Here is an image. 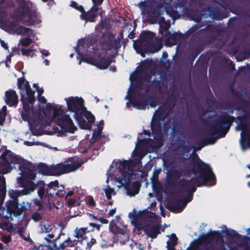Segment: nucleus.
<instances>
[{"label":"nucleus","mask_w":250,"mask_h":250,"mask_svg":"<svg viewBox=\"0 0 250 250\" xmlns=\"http://www.w3.org/2000/svg\"><path fill=\"white\" fill-rule=\"evenodd\" d=\"M64 100L68 109L74 113V118L79 126L82 129L90 130L94 123L95 117L86 110L83 100L77 96L65 98Z\"/></svg>","instance_id":"obj_6"},{"label":"nucleus","mask_w":250,"mask_h":250,"mask_svg":"<svg viewBox=\"0 0 250 250\" xmlns=\"http://www.w3.org/2000/svg\"><path fill=\"white\" fill-rule=\"evenodd\" d=\"M195 245L193 247V249L195 250H217L216 247L211 245L208 247L205 246L204 243L202 244H198L197 243V240H195Z\"/></svg>","instance_id":"obj_31"},{"label":"nucleus","mask_w":250,"mask_h":250,"mask_svg":"<svg viewBox=\"0 0 250 250\" xmlns=\"http://www.w3.org/2000/svg\"><path fill=\"white\" fill-rule=\"evenodd\" d=\"M224 232L226 234L227 236L231 237L232 238L238 237L240 236L239 234L237 231L233 229H227L225 231H224Z\"/></svg>","instance_id":"obj_36"},{"label":"nucleus","mask_w":250,"mask_h":250,"mask_svg":"<svg viewBox=\"0 0 250 250\" xmlns=\"http://www.w3.org/2000/svg\"><path fill=\"white\" fill-rule=\"evenodd\" d=\"M152 33L149 32H145L141 34L143 39L146 42L150 41V37H151Z\"/></svg>","instance_id":"obj_40"},{"label":"nucleus","mask_w":250,"mask_h":250,"mask_svg":"<svg viewBox=\"0 0 250 250\" xmlns=\"http://www.w3.org/2000/svg\"><path fill=\"white\" fill-rule=\"evenodd\" d=\"M160 209L161 210V215L163 217H166L165 210L163 208V204H160Z\"/></svg>","instance_id":"obj_49"},{"label":"nucleus","mask_w":250,"mask_h":250,"mask_svg":"<svg viewBox=\"0 0 250 250\" xmlns=\"http://www.w3.org/2000/svg\"><path fill=\"white\" fill-rule=\"evenodd\" d=\"M43 62L46 65H48L49 64V61L47 59H45L43 60Z\"/></svg>","instance_id":"obj_57"},{"label":"nucleus","mask_w":250,"mask_h":250,"mask_svg":"<svg viewBox=\"0 0 250 250\" xmlns=\"http://www.w3.org/2000/svg\"><path fill=\"white\" fill-rule=\"evenodd\" d=\"M91 216H93V218L95 219L98 220L102 224H107L108 223V220L103 217H100L99 218H97V217L95 215V213H93L92 214H89Z\"/></svg>","instance_id":"obj_41"},{"label":"nucleus","mask_w":250,"mask_h":250,"mask_svg":"<svg viewBox=\"0 0 250 250\" xmlns=\"http://www.w3.org/2000/svg\"><path fill=\"white\" fill-rule=\"evenodd\" d=\"M162 107L160 108L157 111H156L155 114L153 115V117L152 119V121L151 122V129L152 130V132L153 133V136H154V134H158L161 131V125H155L154 123V118L156 116H158L160 118L161 110Z\"/></svg>","instance_id":"obj_27"},{"label":"nucleus","mask_w":250,"mask_h":250,"mask_svg":"<svg viewBox=\"0 0 250 250\" xmlns=\"http://www.w3.org/2000/svg\"><path fill=\"white\" fill-rule=\"evenodd\" d=\"M5 101L9 106L16 105L18 102V96L14 90H10L5 93Z\"/></svg>","instance_id":"obj_26"},{"label":"nucleus","mask_w":250,"mask_h":250,"mask_svg":"<svg viewBox=\"0 0 250 250\" xmlns=\"http://www.w3.org/2000/svg\"><path fill=\"white\" fill-rule=\"evenodd\" d=\"M104 122L103 120L101 121L99 125H97L96 128L93 130L92 137L94 140H97L101 136L102 130L103 128Z\"/></svg>","instance_id":"obj_30"},{"label":"nucleus","mask_w":250,"mask_h":250,"mask_svg":"<svg viewBox=\"0 0 250 250\" xmlns=\"http://www.w3.org/2000/svg\"><path fill=\"white\" fill-rule=\"evenodd\" d=\"M104 192L105 193L106 197L108 199H110L112 195H114L116 194V192L114 190L111 188L109 186H107L104 189Z\"/></svg>","instance_id":"obj_37"},{"label":"nucleus","mask_w":250,"mask_h":250,"mask_svg":"<svg viewBox=\"0 0 250 250\" xmlns=\"http://www.w3.org/2000/svg\"><path fill=\"white\" fill-rule=\"evenodd\" d=\"M126 229L127 226L122 225L120 221L115 223V221L112 220L110 223L109 229L114 234L117 241H121L120 238L122 236L127 237L125 233Z\"/></svg>","instance_id":"obj_19"},{"label":"nucleus","mask_w":250,"mask_h":250,"mask_svg":"<svg viewBox=\"0 0 250 250\" xmlns=\"http://www.w3.org/2000/svg\"><path fill=\"white\" fill-rule=\"evenodd\" d=\"M47 236L50 238L51 239H52L54 237V235L53 234H48L47 235Z\"/></svg>","instance_id":"obj_61"},{"label":"nucleus","mask_w":250,"mask_h":250,"mask_svg":"<svg viewBox=\"0 0 250 250\" xmlns=\"http://www.w3.org/2000/svg\"><path fill=\"white\" fill-rule=\"evenodd\" d=\"M138 6L141 9L142 13H144L146 9V3L144 1H140Z\"/></svg>","instance_id":"obj_42"},{"label":"nucleus","mask_w":250,"mask_h":250,"mask_svg":"<svg viewBox=\"0 0 250 250\" xmlns=\"http://www.w3.org/2000/svg\"><path fill=\"white\" fill-rule=\"evenodd\" d=\"M73 191L72 190L69 191L67 192L65 197V200L67 203H80L83 202L82 200H76V198L73 195Z\"/></svg>","instance_id":"obj_32"},{"label":"nucleus","mask_w":250,"mask_h":250,"mask_svg":"<svg viewBox=\"0 0 250 250\" xmlns=\"http://www.w3.org/2000/svg\"><path fill=\"white\" fill-rule=\"evenodd\" d=\"M82 164V161L77 157L70 158L62 163L58 164L59 176L75 171L81 166Z\"/></svg>","instance_id":"obj_12"},{"label":"nucleus","mask_w":250,"mask_h":250,"mask_svg":"<svg viewBox=\"0 0 250 250\" xmlns=\"http://www.w3.org/2000/svg\"><path fill=\"white\" fill-rule=\"evenodd\" d=\"M87 205H88V207L91 208H93L94 207H95V205L96 204H87Z\"/></svg>","instance_id":"obj_59"},{"label":"nucleus","mask_w":250,"mask_h":250,"mask_svg":"<svg viewBox=\"0 0 250 250\" xmlns=\"http://www.w3.org/2000/svg\"><path fill=\"white\" fill-rule=\"evenodd\" d=\"M116 211V208L111 209L109 210V211L108 214L109 216H113L114 215V214L115 213Z\"/></svg>","instance_id":"obj_53"},{"label":"nucleus","mask_w":250,"mask_h":250,"mask_svg":"<svg viewBox=\"0 0 250 250\" xmlns=\"http://www.w3.org/2000/svg\"><path fill=\"white\" fill-rule=\"evenodd\" d=\"M73 241L68 237L67 239L59 245L60 249L64 250L67 247L73 246Z\"/></svg>","instance_id":"obj_35"},{"label":"nucleus","mask_w":250,"mask_h":250,"mask_svg":"<svg viewBox=\"0 0 250 250\" xmlns=\"http://www.w3.org/2000/svg\"><path fill=\"white\" fill-rule=\"evenodd\" d=\"M11 54L7 56V57H6L5 65L7 67L8 66V63H10V62H11Z\"/></svg>","instance_id":"obj_52"},{"label":"nucleus","mask_w":250,"mask_h":250,"mask_svg":"<svg viewBox=\"0 0 250 250\" xmlns=\"http://www.w3.org/2000/svg\"><path fill=\"white\" fill-rule=\"evenodd\" d=\"M18 48H17V47H14V48H13V51L14 52L15 50L18 51Z\"/></svg>","instance_id":"obj_63"},{"label":"nucleus","mask_w":250,"mask_h":250,"mask_svg":"<svg viewBox=\"0 0 250 250\" xmlns=\"http://www.w3.org/2000/svg\"><path fill=\"white\" fill-rule=\"evenodd\" d=\"M13 2L10 0H0V21H3Z\"/></svg>","instance_id":"obj_23"},{"label":"nucleus","mask_w":250,"mask_h":250,"mask_svg":"<svg viewBox=\"0 0 250 250\" xmlns=\"http://www.w3.org/2000/svg\"><path fill=\"white\" fill-rule=\"evenodd\" d=\"M160 7L165 9L167 13L173 18L178 14L177 10L178 4L173 2V0H160Z\"/></svg>","instance_id":"obj_22"},{"label":"nucleus","mask_w":250,"mask_h":250,"mask_svg":"<svg viewBox=\"0 0 250 250\" xmlns=\"http://www.w3.org/2000/svg\"><path fill=\"white\" fill-rule=\"evenodd\" d=\"M178 238L175 233H172L170 235V240L167 241V246L175 247L177 245Z\"/></svg>","instance_id":"obj_33"},{"label":"nucleus","mask_w":250,"mask_h":250,"mask_svg":"<svg viewBox=\"0 0 250 250\" xmlns=\"http://www.w3.org/2000/svg\"><path fill=\"white\" fill-rule=\"evenodd\" d=\"M236 130H241L240 143L242 148H250V128L247 121H241L236 127Z\"/></svg>","instance_id":"obj_13"},{"label":"nucleus","mask_w":250,"mask_h":250,"mask_svg":"<svg viewBox=\"0 0 250 250\" xmlns=\"http://www.w3.org/2000/svg\"><path fill=\"white\" fill-rule=\"evenodd\" d=\"M170 26V21H166L164 18H161L159 21V32L161 35V37L169 32L168 30Z\"/></svg>","instance_id":"obj_28"},{"label":"nucleus","mask_w":250,"mask_h":250,"mask_svg":"<svg viewBox=\"0 0 250 250\" xmlns=\"http://www.w3.org/2000/svg\"><path fill=\"white\" fill-rule=\"evenodd\" d=\"M84 199H85V202L86 203H89V204L95 203L93 198L92 196H86L84 198Z\"/></svg>","instance_id":"obj_46"},{"label":"nucleus","mask_w":250,"mask_h":250,"mask_svg":"<svg viewBox=\"0 0 250 250\" xmlns=\"http://www.w3.org/2000/svg\"><path fill=\"white\" fill-rule=\"evenodd\" d=\"M33 86L36 88L37 92H38V96L40 95H42V94L43 92V89L42 88H40L37 84L34 83L33 84Z\"/></svg>","instance_id":"obj_44"},{"label":"nucleus","mask_w":250,"mask_h":250,"mask_svg":"<svg viewBox=\"0 0 250 250\" xmlns=\"http://www.w3.org/2000/svg\"><path fill=\"white\" fill-rule=\"evenodd\" d=\"M156 204H150V206L151 207H156Z\"/></svg>","instance_id":"obj_64"},{"label":"nucleus","mask_w":250,"mask_h":250,"mask_svg":"<svg viewBox=\"0 0 250 250\" xmlns=\"http://www.w3.org/2000/svg\"><path fill=\"white\" fill-rule=\"evenodd\" d=\"M64 188L60 186L57 180L50 182L46 187H41L38 191L39 199H35L33 200L34 203H44L46 201L50 203L49 198L50 196L56 195L60 197L64 194Z\"/></svg>","instance_id":"obj_9"},{"label":"nucleus","mask_w":250,"mask_h":250,"mask_svg":"<svg viewBox=\"0 0 250 250\" xmlns=\"http://www.w3.org/2000/svg\"><path fill=\"white\" fill-rule=\"evenodd\" d=\"M144 134L146 136L144 138L143 137V133L139 135L135 149L132 153V156L134 157L133 164L125 160H119L115 162L116 169L120 172L122 178L114 176L110 172V169L107 172L106 182L108 183L109 180L113 181L118 188L124 187L126 194L130 196L137 194L141 186L139 181L131 182L132 179H139L142 175L141 171L139 173L135 169L134 164L141 165V160L147 153L149 149L156 146L154 141L149 138L150 134H147L146 130L144 131ZM113 167V166L111 165L109 169Z\"/></svg>","instance_id":"obj_2"},{"label":"nucleus","mask_w":250,"mask_h":250,"mask_svg":"<svg viewBox=\"0 0 250 250\" xmlns=\"http://www.w3.org/2000/svg\"><path fill=\"white\" fill-rule=\"evenodd\" d=\"M86 228H81L79 229L76 232L75 237L78 238H81L83 237V235L85 233Z\"/></svg>","instance_id":"obj_39"},{"label":"nucleus","mask_w":250,"mask_h":250,"mask_svg":"<svg viewBox=\"0 0 250 250\" xmlns=\"http://www.w3.org/2000/svg\"><path fill=\"white\" fill-rule=\"evenodd\" d=\"M38 100L39 102L42 104H45L46 103V99L42 95H40L38 96Z\"/></svg>","instance_id":"obj_47"},{"label":"nucleus","mask_w":250,"mask_h":250,"mask_svg":"<svg viewBox=\"0 0 250 250\" xmlns=\"http://www.w3.org/2000/svg\"><path fill=\"white\" fill-rule=\"evenodd\" d=\"M44 2H47L49 6H51L54 4V0H42Z\"/></svg>","instance_id":"obj_54"},{"label":"nucleus","mask_w":250,"mask_h":250,"mask_svg":"<svg viewBox=\"0 0 250 250\" xmlns=\"http://www.w3.org/2000/svg\"><path fill=\"white\" fill-rule=\"evenodd\" d=\"M182 173L183 171L182 169H174L171 171V175L177 179H178L181 177Z\"/></svg>","instance_id":"obj_38"},{"label":"nucleus","mask_w":250,"mask_h":250,"mask_svg":"<svg viewBox=\"0 0 250 250\" xmlns=\"http://www.w3.org/2000/svg\"><path fill=\"white\" fill-rule=\"evenodd\" d=\"M21 102L23 111L21 113L22 119L27 121L30 130L33 135L40 136L42 134L43 126L49 125L54 122L59 126L64 133H74L77 127L69 115L65 114L62 106L59 104H47L44 111H35L33 107L35 101L34 92L28 82L19 83Z\"/></svg>","instance_id":"obj_1"},{"label":"nucleus","mask_w":250,"mask_h":250,"mask_svg":"<svg viewBox=\"0 0 250 250\" xmlns=\"http://www.w3.org/2000/svg\"><path fill=\"white\" fill-rule=\"evenodd\" d=\"M133 221L136 228L138 230L143 229L146 235L151 238H156L157 235L160 233V227L158 225H153L143 229V225L138 222V217L136 215L133 216Z\"/></svg>","instance_id":"obj_17"},{"label":"nucleus","mask_w":250,"mask_h":250,"mask_svg":"<svg viewBox=\"0 0 250 250\" xmlns=\"http://www.w3.org/2000/svg\"><path fill=\"white\" fill-rule=\"evenodd\" d=\"M40 52L42 53V56H47L50 54L49 51L47 50H41Z\"/></svg>","instance_id":"obj_50"},{"label":"nucleus","mask_w":250,"mask_h":250,"mask_svg":"<svg viewBox=\"0 0 250 250\" xmlns=\"http://www.w3.org/2000/svg\"><path fill=\"white\" fill-rule=\"evenodd\" d=\"M1 161L0 162V173L5 174L12 169L11 164H19V169L21 173L19 174L25 179L24 183H21V177L17 178L19 185L24 188L21 191L10 189L8 194L10 197L7 203H18V197L21 195L30 194L33 191L36 185L34 181L36 178V171L33 165L21 158L18 156L15 155L11 151H5L1 155Z\"/></svg>","instance_id":"obj_3"},{"label":"nucleus","mask_w":250,"mask_h":250,"mask_svg":"<svg viewBox=\"0 0 250 250\" xmlns=\"http://www.w3.org/2000/svg\"><path fill=\"white\" fill-rule=\"evenodd\" d=\"M161 38L167 46H170L181 42L183 36L180 32H174L171 34L170 32H168L162 36Z\"/></svg>","instance_id":"obj_21"},{"label":"nucleus","mask_w":250,"mask_h":250,"mask_svg":"<svg viewBox=\"0 0 250 250\" xmlns=\"http://www.w3.org/2000/svg\"><path fill=\"white\" fill-rule=\"evenodd\" d=\"M38 170L43 175L59 176L57 164L48 167L42 164L39 166Z\"/></svg>","instance_id":"obj_24"},{"label":"nucleus","mask_w":250,"mask_h":250,"mask_svg":"<svg viewBox=\"0 0 250 250\" xmlns=\"http://www.w3.org/2000/svg\"><path fill=\"white\" fill-rule=\"evenodd\" d=\"M0 44L1 46L4 48L5 50H8V44L3 41H0Z\"/></svg>","instance_id":"obj_51"},{"label":"nucleus","mask_w":250,"mask_h":250,"mask_svg":"<svg viewBox=\"0 0 250 250\" xmlns=\"http://www.w3.org/2000/svg\"><path fill=\"white\" fill-rule=\"evenodd\" d=\"M189 174L191 180L187 181L185 189L177 193V203H188L192 200V193L196 191V186L206 185L212 186L215 184L216 179L210 166L198 159L191 165Z\"/></svg>","instance_id":"obj_4"},{"label":"nucleus","mask_w":250,"mask_h":250,"mask_svg":"<svg viewBox=\"0 0 250 250\" xmlns=\"http://www.w3.org/2000/svg\"><path fill=\"white\" fill-rule=\"evenodd\" d=\"M129 90V89L127 91V95L125 97V99L129 100V101L126 103V106L129 107V104H131L132 105L136 108L141 110L145 109L147 104L144 96L140 94H137L135 93H133L131 95V99H130Z\"/></svg>","instance_id":"obj_15"},{"label":"nucleus","mask_w":250,"mask_h":250,"mask_svg":"<svg viewBox=\"0 0 250 250\" xmlns=\"http://www.w3.org/2000/svg\"><path fill=\"white\" fill-rule=\"evenodd\" d=\"M155 216V215L154 213H153L150 211L148 212V211H147L146 218L149 221L151 222L152 221V219H154Z\"/></svg>","instance_id":"obj_43"},{"label":"nucleus","mask_w":250,"mask_h":250,"mask_svg":"<svg viewBox=\"0 0 250 250\" xmlns=\"http://www.w3.org/2000/svg\"><path fill=\"white\" fill-rule=\"evenodd\" d=\"M20 7L11 13V17L17 21L28 25H36L41 23L42 19L36 8L29 0H20Z\"/></svg>","instance_id":"obj_7"},{"label":"nucleus","mask_w":250,"mask_h":250,"mask_svg":"<svg viewBox=\"0 0 250 250\" xmlns=\"http://www.w3.org/2000/svg\"><path fill=\"white\" fill-rule=\"evenodd\" d=\"M212 241L224 244L223 237L219 231H213L208 234H204L201 238L197 239V243L200 244L204 243L205 246H208Z\"/></svg>","instance_id":"obj_18"},{"label":"nucleus","mask_w":250,"mask_h":250,"mask_svg":"<svg viewBox=\"0 0 250 250\" xmlns=\"http://www.w3.org/2000/svg\"><path fill=\"white\" fill-rule=\"evenodd\" d=\"M38 206V209L33 213L31 218L35 222H38L42 219L43 215L48 211L51 210L52 206L58 208L56 204H35Z\"/></svg>","instance_id":"obj_20"},{"label":"nucleus","mask_w":250,"mask_h":250,"mask_svg":"<svg viewBox=\"0 0 250 250\" xmlns=\"http://www.w3.org/2000/svg\"><path fill=\"white\" fill-rule=\"evenodd\" d=\"M75 205L76 204H67V205H68L67 207H74ZM76 205H78V206H80L81 205V204H76Z\"/></svg>","instance_id":"obj_60"},{"label":"nucleus","mask_w":250,"mask_h":250,"mask_svg":"<svg viewBox=\"0 0 250 250\" xmlns=\"http://www.w3.org/2000/svg\"><path fill=\"white\" fill-rule=\"evenodd\" d=\"M94 40L91 38L81 39L78 41L77 46L75 48L77 53V59H79V64L82 61L92 64L101 69H104L113 62V57L103 53L98 56L97 59L93 57L94 51Z\"/></svg>","instance_id":"obj_5"},{"label":"nucleus","mask_w":250,"mask_h":250,"mask_svg":"<svg viewBox=\"0 0 250 250\" xmlns=\"http://www.w3.org/2000/svg\"><path fill=\"white\" fill-rule=\"evenodd\" d=\"M165 207L171 212L178 213L182 212L187 204H164Z\"/></svg>","instance_id":"obj_29"},{"label":"nucleus","mask_w":250,"mask_h":250,"mask_svg":"<svg viewBox=\"0 0 250 250\" xmlns=\"http://www.w3.org/2000/svg\"><path fill=\"white\" fill-rule=\"evenodd\" d=\"M15 32L22 37L19 41V44L22 46H28L38 39L35 31L28 27L20 26L16 29Z\"/></svg>","instance_id":"obj_11"},{"label":"nucleus","mask_w":250,"mask_h":250,"mask_svg":"<svg viewBox=\"0 0 250 250\" xmlns=\"http://www.w3.org/2000/svg\"><path fill=\"white\" fill-rule=\"evenodd\" d=\"M36 51V49H34L31 48L28 49L23 48L21 49L22 54L27 57H33L35 55Z\"/></svg>","instance_id":"obj_34"},{"label":"nucleus","mask_w":250,"mask_h":250,"mask_svg":"<svg viewBox=\"0 0 250 250\" xmlns=\"http://www.w3.org/2000/svg\"><path fill=\"white\" fill-rule=\"evenodd\" d=\"M24 145L27 146H32L33 145H35L37 144V143H36L34 141H25L23 142Z\"/></svg>","instance_id":"obj_48"},{"label":"nucleus","mask_w":250,"mask_h":250,"mask_svg":"<svg viewBox=\"0 0 250 250\" xmlns=\"http://www.w3.org/2000/svg\"><path fill=\"white\" fill-rule=\"evenodd\" d=\"M231 123L232 120L230 117L221 116L214 125L212 131L213 134L219 133L218 136L216 138L213 136L208 138L203 142V145L194 148V150L198 151L205 146L213 144L218 139L225 137L228 131L227 126L229 127Z\"/></svg>","instance_id":"obj_8"},{"label":"nucleus","mask_w":250,"mask_h":250,"mask_svg":"<svg viewBox=\"0 0 250 250\" xmlns=\"http://www.w3.org/2000/svg\"><path fill=\"white\" fill-rule=\"evenodd\" d=\"M129 79L132 84L134 82L143 83L145 81H148L150 78L149 75L145 70L144 66L141 65L138 66L135 71L130 75Z\"/></svg>","instance_id":"obj_16"},{"label":"nucleus","mask_w":250,"mask_h":250,"mask_svg":"<svg viewBox=\"0 0 250 250\" xmlns=\"http://www.w3.org/2000/svg\"><path fill=\"white\" fill-rule=\"evenodd\" d=\"M89 225H90V226H92L94 228H96L98 229H100V225H98V224H96L93 223H90L89 224Z\"/></svg>","instance_id":"obj_55"},{"label":"nucleus","mask_w":250,"mask_h":250,"mask_svg":"<svg viewBox=\"0 0 250 250\" xmlns=\"http://www.w3.org/2000/svg\"><path fill=\"white\" fill-rule=\"evenodd\" d=\"M6 106L5 105H4L2 106L1 110H0V112H3L4 113L6 114Z\"/></svg>","instance_id":"obj_56"},{"label":"nucleus","mask_w":250,"mask_h":250,"mask_svg":"<svg viewBox=\"0 0 250 250\" xmlns=\"http://www.w3.org/2000/svg\"><path fill=\"white\" fill-rule=\"evenodd\" d=\"M119 45L120 43L114 37L111 36L108 38V40L103 44L102 47L107 51L111 49L116 51L119 48Z\"/></svg>","instance_id":"obj_25"},{"label":"nucleus","mask_w":250,"mask_h":250,"mask_svg":"<svg viewBox=\"0 0 250 250\" xmlns=\"http://www.w3.org/2000/svg\"><path fill=\"white\" fill-rule=\"evenodd\" d=\"M104 0H92L93 6L86 13H84L83 7L80 5H78L74 1H72L70 3V6L75 8L82 13L80 18L82 20H85V22H94L95 19L98 15L99 8L97 6L101 5Z\"/></svg>","instance_id":"obj_10"},{"label":"nucleus","mask_w":250,"mask_h":250,"mask_svg":"<svg viewBox=\"0 0 250 250\" xmlns=\"http://www.w3.org/2000/svg\"><path fill=\"white\" fill-rule=\"evenodd\" d=\"M3 204H0V216L5 219H10L12 220L11 215L15 217L21 215L23 211L24 204H6L7 209L2 207Z\"/></svg>","instance_id":"obj_14"},{"label":"nucleus","mask_w":250,"mask_h":250,"mask_svg":"<svg viewBox=\"0 0 250 250\" xmlns=\"http://www.w3.org/2000/svg\"><path fill=\"white\" fill-rule=\"evenodd\" d=\"M6 115L3 112H0V125H2L5 120Z\"/></svg>","instance_id":"obj_45"},{"label":"nucleus","mask_w":250,"mask_h":250,"mask_svg":"<svg viewBox=\"0 0 250 250\" xmlns=\"http://www.w3.org/2000/svg\"><path fill=\"white\" fill-rule=\"evenodd\" d=\"M220 249H221L223 250H225V246L224 245V244L222 245V246L220 248Z\"/></svg>","instance_id":"obj_62"},{"label":"nucleus","mask_w":250,"mask_h":250,"mask_svg":"<svg viewBox=\"0 0 250 250\" xmlns=\"http://www.w3.org/2000/svg\"><path fill=\"white\" fill-rule=\"evenodd\" d=\"M167 250H176L175 247H172L170 246H167Z\"/></svg>","instance_id":"obj_58"}]
</instances>
